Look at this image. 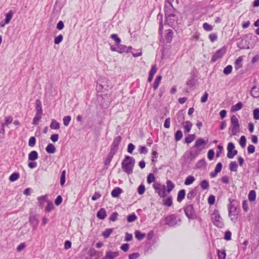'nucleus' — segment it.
<instances>
[{"label":"nucleus","mask_w":259,"mask_h":259,"mask_svg":"<svg viewBox=\"0 0 259 259\" xmlns=\"http://www.w3.org/2000/svg\"><path fill=\"white\" fill-rule=\"evenodd\" d=\"M29 222L33 229H36L38 224V220L35 216H30L29 217Z\"/></svg>","instance_id":"2eb2a0df"},{"label":"nucleus","mask_w":259,"mask_h":259,"mask_svg":"<svg viewBox=\"0 0 259 259\" xmlns=\"http://www.w3.org/2000/svg\"><path fill=\"white\" fill-rule=\"evenodd\" d=\"M50 126L51 129L58 130L60 128V123L56 120L52 119Z\"/></svg>","instance_id":"bb28decb"},{"label":"nucleus","mask_w":259,"mask_h":259,"mask_svg":"<svg viewBox=\"0 0 259 259\" xmlns=\"http://www.w3.org/2000/svg\"><path fill=\"white\" fill-rule=\"evenodd\" d=\"M165 15L169 17L171 15L177 14V12L174 9L172 4L170 2H168L164 6Z\"/></svg>","instance_id":"6e6552de"},{"label":"nucleus","mask_w":259,"mask_h":259,"mask_svg":"<svg viewBox=\"0 0 259 259\" xmlns=\"http://www.w3.org/2000/svg\"><path fill=\"white\" fill-rule=\"evenodd\" d=\"M71 118L70 116H66L64 117V118L63 119L64 125L65 126L68 125V124L71 120Z\"/></svg>","instance_id":"13d9d810"},{"label":"nucleus","mask_w":259,"mask_h":259,"mask_svg":"<svg viewBox=\"0 0 259 259\" xmlns=\"http://www.w3.org/2000/svg\"><path fill=\"white\" fill-rule=\"evenodd\" d=\"M211 220L215 226L222 228L224 226L222 219L218 210H214L211 215Z\"/></svg>","instance_id":"20e7f679"},{"label":"nucleus","mask_w":259,"mask_h":259,"mask_svg":"<svg viewBox=\"0 0 259 259\" xmlns=\"http://www.w3.org/2000/svg\"><path fill=\"white\" fill-rule=\"evenodd\" d=\"M215 202V197L214 196L211 195L209 196L208 198V203L210 205H213Z\"/></svg>","instance_id":"338daca9"},{"label":"nucleus","mask_w":259,"mask_h":259,"mask_svg":"<svg viewBox=\"0 0 259 259\" xmlns=\"http://www.w3.org/2000/svg\"><path fill=\"white\" fill-rule=\"evenodd\" d=\"M237 151L234 149L233 150H231V151H230V153H229V151H228L227 157L229 158L232 159L237 154Z\"/></svg>","instance_id":"4d7b16f0"},{"label":"nucleus","mask_w":259,"mask_h":259,"mask_svg":"<svg viewBox=\"0 0 259 259\" xmlns=\"http://www.w3.org/2000/svg\"><path fill=\"white\" fill-rule=\"evenodd\" d=\"M38 157V153L36 151H32L28 154V159L30 161L35 160Z\"/></svg>","instance_id":"412c9836"},{"label":"nucleus","mask_w":259,"mask_h":259,"mask_svg":"<svg viewBox=\"0 0 259 259\" xmlns=\"http://www.w3.org/2000/svg\"><path fill=\"white\" fill-rule=\"evenodd\" d=\"M12 121L13 118L11 116L6 117L5 122L2 123V124L3 125V126H5L10 124Z\"/></svg>","instance_id":"864d4df0"},{"label":"nucleus","mask_w":259,"mask_h":259,"mask_svg":"<svg viewBox=\"0 0 259 259\" xmlns=\"http://www.w3.org/2000/svg\"><path fill=\"white\" fill-rule=\"evenodd\" d=\"M135 235L136 238L139 240H142L146 236L145 234L142 233L139 231H136L135 232Z\"/></svg>","instance_id":"72a5a7b5"},{"label":"nucleus","mask_w":259,"mask_h":259,"mask_svg":"<svg viewBox=\"0 0 259 259\" xmlns=\"http://www.w3.org/2000/svg\"><path fill=\"white\" fill-rule=\"evenodd\" d=\"M140 256L138 252L133 253L129 255V259H137Z\"/></svg>","instance_id":"774afa93"},{"label":"nucleus","mask_w":259,"mask_h":259,"mask_svg":"<svg viewBox=\"0 0 259 259\" xmlns=\"http://www.w3.org/2000/svg\"><path fill=\"white\" fill-rule=\"evenodd\" d=\"M65 175L66 171L65 170H63L61 173V176L60 178V185L63 186L65 183Z\"/></svg>","instance_id":"a18cd8bd"},{"label":"nucleus","mask_w":259,"mask_h":259,"mask_svg":"<svg viewBox=\"0 0 259 259\" xmlns=\"http://www.w3.org/2000/svg\"><path fill=\"white\" fill-rule=\"evenodd\" d=\"M218 255L219 259H225L226 258V251L225 250L223 249L222 250H218Z\"/></svg>","instance_id":"e433bc0d"},{"label":"nucleus","mask_w":259,"mask_h":259,"mask_svg":"<svg viewBox=\"0 0 259 259\" xmlns=\"http://www.w3.org/2000/svg\"><path fill=\"white\" fill-rule=\"evenodd\" d=\"M135 163V160L134 158L126 156L121 163V167L124 172L131 174L133 172Z\"/></svg>","instance_id":"f257e3e1"},{"label":"nucleus","mask_w":259,"mask_h":259,"mask_svg":"<svg viewBox=\"0 0 259 259\" xmlns=\"http://www.w3.org/2000/svg\"><path fill=\"white\" fill-rule=\"evenodd\" d=\"M137 219V217L136 215V214L135 213H133L132 214L129 215L127 217V221L128 222H133L135 221V220H136Z\"/></svg>","instance_id":"052dcab7"},{"label":"nucleus","mask_w":259,"mask_h":259,"mask_svg":"<svg viewBox=\"0 0 259 259\" xmlns=\"http://www.w3.org/2000/svg\"><path fill=\"white\" fill-rule=\"evenodd\" d=\"M238 165L235 161L231 162L230 164V169L231 171H236L237 170Z\"/></svg>","instance_id":"37998d69"},{"label":"nucleus","mask_w":259,"mask_h":259,"mask_svg":"<svg viewBox=\"0 0 259 259\" xmlns=\"http://www.w3.org/2000/svg\"><path fill=\"white\" fill-rule=\"evenodd\" d=\"M118 214L116 212H114L111 214L109 218V220L112 222H114L117 220Z\"/></svg>","instance_id":"0e129e2a"},{"label":"nucleus","mask_w":259,"mask_h":259,"mask_svg":"<svg viewBox=\"0 0 259 259\" xmlns=\"http://www.w3.org/2000/svg\"><path fill=\"white\" fill-rule=\"evenodd\" d=\"M162 77L161 76H158L156 77V79L153 84V89L154 90H156L158 88V86L160 84V82L161 80Z\"/></svg>","instance_id":"2f4dec72"},{"label":"nucleus","mask_w":259,"mask_h":259,"mask_svg":"<svg viewBox=\"0 0 259 259\" xmlns=\"http://www.w3.org/2000/svg\"><path fill=\"white\" fill-rule=\"evenodd\" d=\"M54 208V206L53 203L51 201H47V205L46 207L45 210L47 212H50Z\"/></svg>","instance_id":"ea45409f"},{"label":"nucleus","mask_w":259,"mask_h":259,"mask_svg":"<svg viewBox=\"0 0 259 259\" xmlns=\"http://www.w3.org/2000/svg\"><path fill=\"white\" fill-rule=\"evenodd\" d=\"M121 141V136H117L115 137L113 140V143L111 145L110 151L116 153L118 148L119 144H120Z\"/></svg>","instance_id":"9d476101"},{"label":"nucleus","mask_w":259,"mask_h":259,"mask_svg":"<svg viewBox=\"0 0 259 259\" xmlns=\"http://www.w3.org/2000/svg\"><path fill=\"white\" fill-rule=\"evenodd\" d=\"M184 123V128L185 129V132L189 133L191 129L192 128V123L189 121H187L185 122Z\"/></svg>","instance_id":"c85d7f7f"},{"label":"nucleus","mask_w":259,"mask_h":259,"mask_svg":"<svg viewBox=\"0 0 259 259\" xmlns=\"http://www.w3.org/2000/svg\"><path fill=\"white\" fill-rule=\"evenodd\" d=\"M14 15V12L12 10H10L6 14V18L5 19V23L9 24L12 19Z\"/></svg>","instance_id":"b1692460"},{"label":"nucleus","mask_w":259,"mask_h":259,"mask_svg":"<svg viewBox=\"0 0 259 259\" xmlns=\"http://www.w3.org/2000/svg\"><path fill=\"white\" fill-rule=\"evenodd\" d=\"M186 192L184 189L180 190L178 194L177 201L181 202L185 198Z\"/></svg>","instance_id":"5701e85b"},{"label":"nucleus","mask_w":259,"mask_h":259,"mask_svg":"<svg viewBox=\"0 0 259 259\" xmlns=\"http://www.w3.org/2000/svg\"><path fill=\"white\" fill-rule=\"evenodd\" d=\"M46 151L48 153L53 154L56 152V148L53 144H49L46 147Z\"/></svg>","instance_id":"a878e982"},{"label":"nucleus","mask_w":259,"mask_h":259,"mask_svg":"<svg viewBox=\"0 0 259 259\" xmlns=\"http://www.w3.org/2000/svg\"><path fill=\"white\" fill-rule=\"evenodd\" d=\"M119 255V252L117 251L111 252L110 251H107L106 252V254L102 259H114Z\"/></svg>","instance_id":"f8f14e48"},{"label":"nucleus","mask_w":259,"mask_h":259,"mask_svg":"<svg viewBox=\"0 0 259 259\" xmlns=\"http://www.w3.org/2000/svg\"><path fill=\"white\" fill-rule=\"evenodd\" d=\"M229 210V216L231 220L235 222L237 219V211L236 207L228 209Z\"/></svg>","instance_id":"9b49d317"},{"label":"nucleus","mask_w":259,"mask_h":259,"mask_svg":"<svg viewBox=\"0 0 259 259\" xmlns=\"http://www.w3.org/2000/svg\"><path fill=\"white\" fill-rule=\"evenodd\" d=\"M200 186L203 190L208 189L209 187V183L206 180L202 181L200 183Z\"/></svg>","instance_id":"f704fd0d"},{"label":"nucleus","mask_w":259,"mask_h":259,"mask_svg":"<svg viewBox=\"0 0 259 259\" xmlns=\"http://www.w3.org/2000/svg\"><path fill=\"white\" fill-rule=\"evenodd\" d=\"M115 153H114L111 151H110V152L108 153V154L106 156V159L104 161V164L105 165H108L110 164Z\"/></svg>","instance_id":"aec40b11"},{"label":"nucleus","mask_w":259,"mask_h":259,"mask_svg":"<svg viewBox=\"0 0 259 259\" xmlns=\"http://www.w3.org/2000/svg\"><path fill=\"white\" fill-rule=\"evenodd\" d=\"M113 230V229H107L102 233V235L105 238H108L112 233Z\"/></svg>","instance_id":"79ce46f5"},{"label":"nucleus","mask_w":259,"mask_h":259,"mask_svg":"<svg viewBox=\"0 0 259 259\" xmlns=\"http://www.w3.org/2000/svg\"><path fill=\"white\" fill-rule=\"evenodd\" d=\"M206 143L207 142L205 141L204 140H203L202 138H199L196 140L194 147L198 149L199 151L200 152V150L202 149L201 148H199L202 145H205Z\"/></svg>","instance_id":"ddd939ff"},{"label":"nucleus","mask_w":259,"mask_h":259,"mask_svg":"<svg viewBox=\"0 0 259 259\" xmlns=\"http://www.w3.org/2000/svg\"><path fill=\"white\" fill-rule=\"evenodd\" d=\"M242 61H243V57L240 56L235 61V68L236 70H238L242 67Z\"/></svg>","instance_id":"6ab92c4d"},{"label":"nucleus","mask_w":259,"mask_h":259,"mask_svg":"<svg viewBox=\"0 0 259 259\" xmlns=\"http://www.w3.org/2000/svg\"><path fill=\"white\" fill-rule=\"evenodd\" d=\"M183 137L182 132L181 130H178L175 135V138L176 141H180Z\"/></svg>","instance_id":"a19ab883"},{"label":"nucleus","mask_w":259,"mask_h":259,"mask_svg":"<svg viewBox=\"0 0 259 259\" xmlns=\"http://www.w3.org/2000/svg\"><path fill=\"white\" fill-rule=\"evenodd\" d=\"M253 118L255 120L259 119V109L256 108L253 112Z\"/></svg>","instance_id":"e2e57ef3"},{"label":"nucleus","mask_w":259,"mask_h":259,"mask_svg":"<svg viewBox=\"0 0 259 259\" xmlns=\"http://www.w3.org/2000/svg\"><path fill=\"white\" fill-rule=\"evenodd\" d=\"M196 138V136L194 134L188 135L185 139V142L187 144H189L193 142Z\"/></svg>","instance_id":"c756f323"},{"label":"nucleus","mask_w":259,"mask_h":259,"mask_svg":"<svg viewBox=\"0 0 259 259\" xmlns=\"http://www.w3.org/2000/svg\"><path fill=\"white\" fill-rule=\"evenodd\" d=\"M110 37L115 41L116 44H118L121 42V39L118 37L116 34H111Z\"/></svg>","instance_id":"3c124183"},{"label":"nucleus","mask_w":259,"mask_h":259,"mask_svg":"<svg viewBox=\"0 0 259 259\" xmlns=\"http://www.w3.org/2000/svg\"><path fill=\"white\" fill-rule=\"evenodd\" d=\"M123 190L119 187H116L112 191L111 194L112 197L117 198L122 193Z\"/></svg>","instance_id":"a211bd4d"},{"label":"nucleus","mask_w":259,"mask_h":259,"mask_svg":"<svg viewBox=\"0 0 259 259\" xmlns=\"http://www.w3.org/2000/svg\"><path fill=\"white\" fill-rule=\"evenodd\" d=\"M63 39V36L62 34H60L55 38L54 43L55 44L58 45L62 41Z\"/></svg>","instance_id":"5fc2aeb1"},{"label":"nucleus","mask_w":259,"mask_h":259,"mask_svg":"<svg viewBox=\"0 0 259 259\" xmlns=\"http://www.w3.org/2000/svg\"><path fill=\"white\" fill-rule=\"evenodd\" d=\"M165 32V39L166 42L169 43L172 40L174 32L171 29L166 30Z\"/></svg>","instance_id":"dca6fc26"},{"label":"nucleus","mask_w":259,"mask_h":259,"mask_svg":"<svg viewBox=\"0 0 259 259\" xmlns=\"http://www.w3.org/2000/svg\"><path fill=\"white\" fill-rule=\"evenodd\" d=\"M195 180V179L193 176H189L186 178L184 184L186 185H189L192 184L194 182Z\"/></svg>","instance_id":"7c9ffc66"},{"label":"nucleus","mask_w":259,"mask_h":259,"mask_svg":"<svg viewBox=\"0 0 259 259\" xmlns=\"http://www.w3.org/2000/svg\"><path fill=\"white\" fill-rule=\"evenodd\" d=\"M203 28L205 30L207 31H211L213 29V27L207 23H204L203 24Z\"/></svg>","instance_id":"bf43d9fd"},{"label":"nucleus","mask_w":259,"mask_h":259,"mask_svg":"<svg viewBox=\"0 0 259 259\" xmlns=\"http://www.w3.org/2000/svg\"><path fill=\"white\" fill-rule=\"evenodd\" d=\"M256 198V193L254 190H251L248 194V199L250 201H253Z\"/></svg>","instance_id":"c9c22d12"},{"label":"nucleus","mask_w":259,"mask_h":259,"mask_svg":"<svg viewBox=\"0 0 259 259\" xmlns=\"http://www.w3.org/2000/svg\"><path fill=\"white\" fill-rule=\"evenodd\" d=\"M246 138L244 136H242L240 139L239 144L242 148H244L246 146Z\"/></svg>","instance_id":"09e8293b"},{"label":"nucleus","mask_w":259,"mask_h":259,"mask_svg":"<svg viewBox=\"0 0 259 259\" xmlns=\"http://www.w3.org/2000/svg\"><path fill=\"white\" fill-rule=\"evenodd\" d=\"M20 175L18 172H14L9 177V180L11 182H14L17 180L19 178Z\"/></svg>","instance_id":"58836bf2"},{"label":"nucleus","mask_w":259,"mask_h":259,"mask_svg":"<svg viewBox=\"0 0 259 259\" xmlns=\"http://www.w3.org/2000/svg\"><path fill=\"white\" fill-rule=\"evenodd\" d=\"M36 105V114L33 119L32 124L36 125L38 124L39 121L42 117V109L41 107V101L37 99L35 102Z\"/></svg>","instance_id":"f03ea898"},{"label":"nucleus","mask_w":259,"mask_h":259,"mask_svg":"<svg viewBox=\"0 0 259 259\" xmlns=\"http://www.w3.org/2000/svg\"><path fill=\"white\" fill-rule=\"evenodd\" d=\"M208 37L211 42L215 41L218 38V36L215 33H211L209 35Z\"/></svg>","instance_id":"69168bd1"},{"label":"nucleus","mask_w":259,"mask_h":259,"mask_svg":"<svg viewBox=\"0 0 259 259\" xmlns=\"http://www.w3.org/2000/svg\"><path fill=\"white\" fill-rule=\"evenodd\" d=\"M153 187L160 197L164 198L166 195L165 185H161L158 183H155L153 185Z\"/></svg>","instance_id":"423d86ee"},{"label":"nucleus","mask_w":259,"mask_h":259,"mask_svg":"<svg viewBox=\"0 0 259 259\" xmlns=\"http://www.w3.org/2000/svg\"><path fill=\"white\" fill-rule=\"evenodd\" d=\"M155 180V179L153 174L150 173L148 175L147 180L148 183L151 184V183L154 182Z\"/></svg>","instance_id":"603ef678"},{"label":"nucleus","mask_w":259,"mask_h":259,"mask_svg":"<svg viewBox=\"0 0 259 259\" xmlns=\"http://www.w3.org/2000/svg\"><path fill=\"white\" fill-rule=\"evenodd\" d=\"M177 14L171 15L169 17L166 16V21L169 25L172 26L174 23L177 21V17L176 16Z\"/></svg>","instance_id":"f3484780"},{"label":"nucleus","mask_w":259,"mask_h":259,"mask_svg":"<svg viewBox=\"0 0 259 259\" xmlns=\"http://www.w3.org/2000/svg\"><path fill=\"white\" fill-rule=\"evenodd\" d=\"M177 120L178 123H184L185 117L184 114L182 112H179L177 114Z\"/></svg>","instance_id":"473e14b6"},{"label":"nucleus","mask_w":259,"mask_h":259,"mask_svg":"<svg viewBox=\"0 0 259 259\" xmlns=\"http://www.w3.org/2000/svg\"><path fill=\"white\" fill-rule=\"evenodd\" d=\"M166 184V192H167V193H169L174 188L175 184L170 180H167Z\"/></svg>","instance_id":"4be33fe9"},{"label":"nucleus","mask_w":259,"mask_h":259,"mask_svg":"<svg viewBox=\"0 0 259 259\" xmlns=\"http://www.w3.org/2000/svg\"><path fill=\"white\" fill-rule=\"evenodd\" d=\"M88 253L89 255L91 257L99 255V252L97 251L94 248L90 249Z\"/></svg>","instance_id":"de8ad7c7"},{"label":"nucleus","mask_w":259,"mask_h":259,"mask_svg":"<svg viewBox=\"0 0 259 259\" xmlns=\"http://www.w3.org/2000/svg\"><path fill=\"white\" fill-rule=\"evenodd\" d=\"M145 191V187L144 184H141L138 188V192L140 195H142L144 193Z\"/></svg>","instance_id":"8fccbe9b"},{"label":"nucleus","mask_w":259,"mask_h":259,"mask_svg":"<svg viewBox=\"0 0 259 259\" xmlns=\"http://www.w3.org/2000/svg\"><path fill=\"white\" fill-rule=\"evenodd\" d=\"M186 215L189 219H193L195 217V210L192 204H188L186 206L184 209Z\"/></svg>","instance_id":"0eeeda50"},{"label":"nucleus","mask_w":259,"mask_h":259,"mask_svg":"<svg viewBox=\"0 0 259 259\" xmlns=\"http://www.w3.org/2000/svg\"><path fill=\"white\" fill-rule=\"evenodd\" d=\"M132 50V47L131 46L127 47L125 46L120 45L118 47L117 52L119 53H128L130 52Z\"/></svg>","instance_id":"4468645a"},{"label":"nucleus","mask_w":259,"mask_h":259,"mask_svg":"<svg viewBox=\"0 0 259 259\" xmlns=\"http://www.w3.org/2000/svg\"><path fill=\"white\" fill-rule=\"evenodd\" d=\"M164 205L167 206H171L172 204V197L169 196L168 198L163 202Z\"/></svg>","instance_id":"6e6d98bb"},{"label":"nucleus","mask_w":259,"mask_h":259,"mask_svg":"<svg viewBox=\"0 0 259 259\" xmlns=\"http://www.w3.org/2000/svg\"><path fill=\"white\" fill-rule=\"evenodd\" d=\"M226 51V49L224 47L222 48L220 50H218L215 52V53L212 56L211 58V61L214 62L219 59L221 58L225 54Z\"/></svg>","instance_id":"1a4fd4ad"},{"label":"nucleus","mask_w":259,"mask_h":259,"mask_svg":"<svg viewBox=\"0 0 259 259\" xmlns=\"http://www.w3.org/2000/svg\"><path fill=\"white\" fill-rule=\"evenodd\" d=\"M251 94L254 98H257L259 97V92L257 90V88L255 86L252 88L251 90Z\"/></svg>","instance_id":"4c0bfd02"},{"label":"nucleus","mask_w":259,"mask_h":259,"mask_svg":"<svg viewBox=\"0 0 259 259\" xmlns=\"http://www.w3.org/2000/svg\"><path fill=\"white\" fill-rule=\"evenodd\" d=\"M97 216L100 219H104L106 216L105 209L104 208H101L97 212Z\"/></svg>","instance_id":"393cba45"},{"label":"nucleus","mask_w":259,"mask_h":259,"mask_svg":"<svg viewBox=\"0 0 259 259\" xmlns=\"http://www.w3.org/2000/svg\"><path fill=\"white\" fill-rule=\"evenodd\" d=\"M232 66L231 65L227 66L224 69L223 73L226 75H228L232 72Z\"/></svg>","instance_id":"c03bdc74"},{"label":"nucleus","mask_w":259,"mask_h":259,"mask_svg":"<svg viewBox=\"0 0 259 259\" xmlns=\"http://www.w3.org/2000/svg\"><path fill=\"white\" fill-rule=\"evenodd\" d=\"M165 224L170 227H174L176 225H179L181 222V219L175 214L168 215L163 219Z\"/></svg>","instance_id":"7ed1b4c3"},{"label":"nucleus","mask_w":259,"mask_h":259,"mask_svg":"<svg viewBox=\"0 0 259 259\" xmlns=\"http://www.w3.org/2000/svg\"><path fill=\"white\" fill-rule=\"evenodd\" d=\"M196 195V192L194 190L190 191L187 195V198L189 200L193 199Z\"/></svg>","instance_id":"49530a36"},{"label":"nucleus","mask_w":259,"mask_h":259,"mask_svg":"<svg viewBox=\"0 0 259 259\" xmlns=\"http://www.w3.org/2000/svg\"><path fill=\"white\" fill-rule=\"evenodd\" d=\"M243 107V104L241 102H239L236 105L231 107V111L236 112L241 109Z\"/></svg>","instance_id":"cd10ccee"},{"label":"nucleus","mask_w":259,"mask_h":259,"mask_svg":"<svg viewBox=\"0 0 259 259\" xmlns=\"http://www.w3.org/2000/svg\"><path fill=\"white\" fill-rule=\"evenodd\" d=\"M35 142H36V139H35V137H31L30 138V139L29 140L28 145L29 146L33 147L34 146V145L35 144Z\"/></svg>","instance_id":"680f3d73"},{"label":"nucleus","mask_w":259,"mask_h":259,"mask_svg":"<svg viewBox=\"0 0 259 259\" xmlns=\"http://www.w3.org/2000/svg\"><path fill=\"white\" fill-rule=\"evenodd\" d=\"M231 123L232 125V134L233 135H236L240 131V124L239 123V120L237 116L233 115L231 117Z\"/></svg>","instance_id":"39448f33"}]
</instances>
